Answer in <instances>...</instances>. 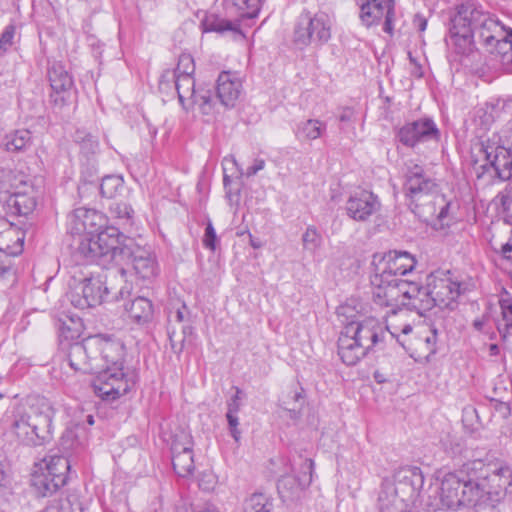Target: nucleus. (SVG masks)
<instances>
[{"instance_id": "obj_1", "label": "nucleus", "mask_w": 512, "mask_h": 512, "mask_svg": "<svg viewBox=\"0 0 512 512\" xmlns=\"http://www.w3.org/2000/svg\"><path fill=\"white\" fill-rule=\"evenodd\" d=\"M68 362L76 372L96 374L93 388L103 400H115L132 386L123 372L124 346L103 335L69 344Z\"/></svg>"}, {"instance_id": "obj_2", "label": "nucleus", "mask_w": 512, "mask_h": 512, "mask_svg": "<svg viewBox=\"0 0 512 512\" xmlns=\"http://www.w3.org/2000/svg\"><path fill=\"white\" fill-rule=\"evenodd\" d=\"M373 274L370 277L373 301L379 306L405 307L413 310L416 297V282L408 279H396L397 275L412 272L416 265L415 257L406 251L390 250L386 253H374L372 257Z\"/></svg>"}, {"instance_id": "obj_3", "label": "nucleus", "mask_w": 512, "mask_h": 512, "mask_svg": "<svg viewBox=\"0 0 512 512\" xmlns=\"http://www.w3.org/2000/svg\"><path fill=\"white\" fill-rule=\"evenodd\" d=\"M83 250L93 256L104 257L99 265L106 266L114 263L111 274L125 276V266L132 265L135 273L143 279L154 277L158 265L150 248L140 246L136 241L122 234L118 228H112L101 233L98 240L85 243Z\"/></svg>"}, {"instance_id": "obj_4", "label": "nucleus", "mask_w": 512, "mask_h": 512, "mask_svg": "<svg viewBox=\"0 0 512 512\" xmlns=\"http://www.w3.org/2000/svg\"><path fill=\"white\" fill-rule=\"evenodd\" d=\"M467 466L468 463L458 472H437L436 492L441 505L447 509L475 508L479 512L481 489L474 485V475Z\"/></svg>"}, {"instance_id": "obj_5", "label": "nucleus", "mask_w": 512, "mask_h": 512, "mask_svg": "<svg viewBox=\"0 0 512 512\" xmlns=\"http://www.w3.org/2000/svg\"><path fill=\"white\" fill-rule=\"evenodd\" d=\"M466 291L465 283L449 270H436L426 276L425 286L418 287V315L434 307L454 310L459 296Z\"/></svg>"}, {"instance_id": "obj_6", "label": "nucleus", "mask_w": 512, "mask_h": 512, "mask_svg": "<svg viewBox=\"0 0 512 512\" xmlns=\"http://www.w3.org/2000/svg\"><path fill=\"white\" fill-rule=\"evenodd\" d=\"M468 471L474 475V485L480 487L479 510L495 508L512 486V470L499 463H484L474 460L468 463Z\"/></svg>"}, {"instance_id": "obj_7", "label": "nucleus", "mask_w": 512, "mask_h": 512, "mask_svg": "<svg viewBox=\"0 0 512 512\" xmlns=\"http://www.w3.org/2000/svg\"><path fill=\"white\" fill-rule=\"evenodd\" d=\"M486 15L472 1L457 7L451 19L447 45L459 55H469L475 48L474 35L485 26Z\"/></svg>"}, {"instance_id": "obj_8", "label": "nucleus", "mask_w": 512, "mask_h": 512, "mask_svg": "<svg viewBox=\"0 0 512 512\" xmlns=\"http://www.w3.org/2000/svg\"><path fill=\"white\" fill-rule=\"evenodd\" d=\"M451 205L452 201L441 192L434 179L418 173V217L435 231H444L453 223Z\"/></svg>"}, {"instance_id": "obj_9", "label": "nucleus", "mask_w": 512, "mask_h": 512, "mask_svg": "<svg viewBox=\"0 0 512 512\" xmlns=\"http://www.w3.org/2000/svg\"><path fill=\"white\" fill-rule=\"evenodd\" d=\"M106 224L107 218L103 213L85 207L76 208L67 218L68 231L80 237L78 251L88 260L95 261L98 264H100L104 257L86 253L83 250V246L85 243L97 241L101 233L113 228L106 227Z\"/></svg>"}, {"instance_id": "obj_10", "label": "nucleus", "mask_w": 512, "mask_h": 512, "mask_svg": "<svg viewBox=\"0 0 512 512\" xmlns=\"http://www.w3.org/2000/svg\"><path fill=\"white\" fill-rule=\"evenodd\" d=\"M332 26L333 20L326 12L318 11L312 14L304 10L296 20L293 42L300 49L311 44L322 46L330 40Z\"/></svg>"}, {"instance_id": "obj_11", "label": "nucleus", "mask_w": 512, "mask_h": 512, "mask_svg": "<svg viewBox=\"0 0 512 512\" xmlns=\"http://www.w3.org/2000/svg\"><path fill=\"white\" fill-rule=\"evenodd\" d=\"M481 151L486 160L484 169H493L495 176L501 181L511 179L512 145L508 146V142L502 140L500 135L494 134L481 142Z\"/></svg>"}, {"instance_id": "obj_12", "label": "nucleus", "mask_w": 512, "mask_h": 512, "mask_svg": "<svg viewBox=\"0 0 512 512\" xmlns=\"http://www.w3.org/2000/svg\"><path fill=\"white\" fill-rule=\"evenodd\" d=\"M111 289L101 276L87 277L71 291L70 301L79 309L95 307L108 299Z\"/></svg>"}, {"instance_id": "obj_13", "label": "nucleus", "mask_w": 512, "mask_h": 512, "mask_svg": "<svg viewBox=\"0 0 512 512\" xmlns=\"http://www.w3.org/2000/svg\"><path fill=\"white\" fill-rule=\"evenodd\" d=\"M33 423L34 429L38 430L48 442L52 438V421L55 409L52 403L43 396H29L25 405L18 407Z\"/></svg>"}, {"instance_id": "obj_14", "label": "nucleus", "mask_w": 512, "mask_h": 512, "mask_svg": "<svg viewBox=\"0 0 512 512\" xmlns=\"http://www.w3.org/2000/svg\"><path fill=\"white\" fill-rule=\"evenodd\" d=\"M497 24L486 17L485 26L479 33V39L483 42L491 54L500 56L503 64L512 63V31H492Z\"/></svg>"}, {"instance_id": "obj_15", "label": "nucleus", "mask_w": 512, "mask_h": 512, "mask_svg": "<svg viewBox=\"0 0 512 512\" xmlns=\"http://www.w3.org/2000/svg\"><path fill=\"white\" fill-rule=\"evenodd\" d=\"M193 446L192 436L185 431L177 433L172 440V465L180 477L190 476L195 470Z\"/></svg>"}, {"instance_id": "obj_16", "label": "nucleus", "mask_w": 512, "mask_h": 512, "mask_svg": "<svg viewBox=\"0 0 512 512\" xmlns=\"http://www.w3.org/2000/svg\"><path fill=\"white\" fill-rule=\"evenodd\" d=\"M48 79L53 93L51 99L54 105L63 107L71 99L74 82L72 76L60 62H53L48 68Z\"/></svg>"}, {"instance_id": "obj_17", "label": "nucleus", "mask_w": 512, "mask_h": 512, "mask_svg": "<svg viewBox=\"0 0 512 512\" xmlns=\"http://www.w3.org/2000/svg\"><path fill=\"white\" fill-rule=\"evenodd\" d=\"M359 5L360 18L364 25L369 27L384 18V31L387 33L392 31L394 0H363Z\"/></svg>"}, {"instance_id": "obj_18", "label": "nucleus", "mask_w": 512, "mask_h": 512, "mask_svg": "<svg viewBox=\"0 0 512 512\" xmlns=\"http://www.w3.org/2000/svg\"><path fill=\"white\" fill-rule=\"evenodd\" d=\"M6 421H9L10 432L19 443L26 446H40L47 442L19 408L13 412L11 419L7 418Z\"/></svg>"}, {"instance_id": "obj_19", "label": "nucleus", "mask_w": 512, "mask_h": 512, "mask_svg": "<svg viewBox=\"0 0 512 512\" xmlns=\"http://www.w3.org/2000/svg\"><path fill=\"white\" fill-rule=\"evenodd\" d=\"M379 208L377 197L368 191H361L351 196L346 202L347 214L356 221H365Z\"/></svg>"}, {"instance_id": "obj_20", "label": "nucleus", "mask_w": 512, "mask_h": 512, "mask_svg": "<svg viewBox=\"0 0 512 512\" xmlns=\"http://www.w3.org/2000/svg\"><path fill=\"white\" fill-rule=\"evenodd\" d=\"M366 346L359 344L346 330H342L337 341V352L347 366L357 364L367 353Z\"/></svg>"}, {"instance_id": "obj_21", "label": "nucleus", "mask_w": 512, "mask_h": 512, "mask_svg": "<svg viewBox=\"0 0 512 512\" xmlns=\"http://www.w3.org/2000/svg\"><path fill=\"white\" fill-rule=\"evenodd\" d=\"M241 93V83L233 79L229 72H222L217 79L216 95L226 108L235 106Z\"/></svg>"}, {"instance_id": "obj_22", "label": "nucleus", "mask_w": 512, "mask_h": 512, "mask_svg": "<svg viewBox=\"0 0 512 512\" xmlns=\"http://www.w3.org/2000/svg\"><path fill=\"white\" fill-rule=\"evenodd\" d=\"M310 486V476L284 475L277 482V490L283 501H293Z\"/></svg>"}, {"instance_id": "obj_23", "label": "nucleus", "mask_w": 512, "mask_h": 512, "mask_svg": "<svg viewBox=\"0 0 512 512\" xmlns=\"http://www.w3.org/2000/svg\"><path fill=\"white\" fill-rule=\"evenodd\" d=\"M346 333H349L359 344L366 346V353L378 342V328L373 321L351 323L346 326Z\"/></svg>"}, {"instance_id": "obj_24", "label": "nucleus", "mask_w": 512, "mask_h": 512, "mask_svg": "<svg viewBox=\"0 0 512 512\" xmlns=\"http://www.w3.org/2000/svg\"><path fill=\"white\" fill-rule=\"evenodd\" d=\"M416 475V468H401L395 475L394 487L397 493L400 494L402 501H407L414 504L416 501L414 476Z\"/></svg>"}, {"instance_id": "obj_25", "label": "nucleus", "mask_w": 512, "mask_h": 512, "mask_svg": "<svg viewBox=\"0 0 512 512\" xmlns=\"http://www.w3.org/2000/svg\"><path fill=\"white\" fill-rule=\"evenodd\" d=\"M45 471L52 476L51 481L58 482V485H65L70 470V461L65 455H50L44 459Z\"/></svg>"}, {"instance_id": "obj_26", "label": "nucleus", "mask_w": 512, "mask_h": 512, "mask_svg": "<svg viewBox=\"0 0 512 512\" xmlns=\"http://www.w3.org/2000/svg\"><path fill=\"white\" fill-rule=\"evenodd\" d=\"M400 494L391 482H384L378 496L379 512H402Z\"/></svg>"}, {"instance_id": "obj_27", "label": "nucleus", "mask_w": 512, "mask_h": 512, "mask_svg": "<svg viewBox=\"0 0 512 512\" xmlns=\"http://www.w3.org/2000/svg\"><path fill=\"white\" fill-rule=\"evenodd\" d=\"M125 309L129 313L130 318L138 324L149 322L154 312L152 302L142 296L134 298L129 305L126 304Z\"/></svg>"}, {"instance_id": "obj_28", "label": "nucleus", "mask_w": 512, "mask_h": 512, "mask_svg": "<svg viewBox=\"0 0 512 512\" xmlns=\"http://www.w3.org/2000/svg\"><path fill=\"white\" fill-rule=\"evenodd\" d=\"M7 211L13 215L26 216L36 207V200L26 193H14L6 200Z\"/></svg>"}, {"instance_id": "obj_29", "label": "nucleus", "mask_w": 512, "mask_h": 512, "mask_svg": "<svg viewBox=\"0 0 512 512\" xmlns=\"http://www.w3.org/2000/svg\"><path fill=\"white\" fill-rule=\"evenodd\" d=\"M24 243V233L18 227L8 230L0 235V251L7 256H15L22 252Z\"/></svg>"}, {"instance_id": "obj_30", "label": "nucleus", "mask_w": 512, "mask_h": 512, "mask_svg": "<svg viewBox=\"0 0 512 512\" xmlns=\"http://www.w3.org/2000/svg\"><path fill=\"white\" fill-rule=\"evenodd\" d=\"M501 318L496 322V328L503 342L512 336V298L502 297L499 301Z\"/></svg>"}, {"instance_id": "obj_31", "label": "nucleus", "mask_w": 512, "mask_h": 512, "mask_svg": "<svg viewBox=\"0 0 512 512\" xmlns=\"http://www.w3.org/2000/svg\"><path fill=\"white\" fill-rule=\"evenodd\" d=\"M325 130V123L317 119H308L297 125L295 135L300 140H315L321 137Z\"/></svg>"}, {"instance_id": "obj_32", "label": "nucleus", "mask_w": 512, "mask_h": 512, "mask_svg": "<svg viewBox=\"0 0 512 512\" xmlns=\"http://www.w3.org/2000/svg\"><path fill=\"white\" fill-rule=\"evenodd\" d=\"M416 164L411 160L410 164H406L403 169V191L409 200L408 207L411 212L415 213L416 204H414V195L416 193Z\"/></svg>"}, {"instance_id": "obj_33", "label": "nucleus", "mask_w": 512, "mask_h": 512, "mask_svg": "<svg viewBox=\"0 0 512 512\" xmlns=\"http://www.w3.org/2000/svg\"><path fill=\"white\" fill-rule=\"evenodd\" d=\"M31 143V133L28 130H16L5 137V148L9 152L25 150Z\"/></svg>"}, {"instance_id": "obj_34", "label": "nucleus", "mask_w": 512, "mask_h": 512, "mask_svg": "<svg viewBox=\"0 0 512 512\" xmlns=\"http://www.w3.org/2000/svg\"><path fill=\"white\" fill-rule=\"evenodd\" d=\"M125 190L124 180L119 175H107L102 178L100 193L103 197L112 199L121 195Z\"/></svg>"}, {"instance_id": "obj_35", "label": "nucleus", "mask_w": 512, "mask_h": 512, "mask_svg": "<svg viewBox=\"0 0 512 512\" xmlns=\"http://www.w3.org/2000/svg\"><path fill=\"white\" fill-rule=\"evenodd\" d=\"M440 131L432 118L423 117L418 119V143L423 141H440Z\"/></svg>"}, {"instance_id": "obj_36", "label": "nucleus", "mask_w": 512, "mask_h": 512, "mask_svg": "<svg viewBox=\"0 0 512 512\" xmlns=\"http://www.w3.org/2000/svg\"><path fill=\"white\" fill-rule=\"evenodd\" d=\"M52 476L48 475V472L43 470L39 474H35L32 479V484L35 487L38 494L42 497H46L55 493L63 485H58V482L51 481Z\"/></svg>"}, {"instance_id": "obj_37", "label": "nucleus", "mask_w": 512, "mask_h": 512, "mask_svg": "<svg viewBox=\"0 0 512 512\" xmlns=\"http://www.w3.org/2000/svg\"><path fill=\"white\" fill-rule=\"evenodd\" d=\"M175 87L178 94L179 102L184 105V100L189 96L193 99V102H198L197 96L194 90V79L191 75H175Z\"/></svg>"}, {"instance_id": "obj_38", "label": "nucleus", "mask_w": 512, "mask_h": 512, "mask_svg": "<svg viewBox=\"0 0 512 512\" xmlns=\"http://www.w3.org/2000/svg\"><path fill=\"white\" fill-rule=\"evenodd\" d=\"M273 502L263 493H254L244 502L243 512H272Z\"/></svg>"}, {"instance_id": "obj_39", "label": "nucleus", "mask_w": 512, "mask_h": 512, "mask_svg": "<svg viewBox=\"0 0 512 512\" xmlns=\"http://www.w3.org/2000/svg\"><path fill=\"white\" fill-rule=\"evenodd\" d=\"M75 141L80 144L81 151L86 155H93L99 150L97 138L90 133L77 131Z\"/></svg>"}, {"instance_id": "obj_40", "label": "nucleus", "mask_w": 512, "mask_h": 512, "mask_svg": "<svg viewBox=\"0 0 512 512\" xmlns=\"http://www.w3.org/2000/svg\"><path fill=\"white\" fill-rule=\"evenodd\" d=\"M205 32H225L233 30L232 22L226 19L219 18L215 15H209L202 22Z\"/></svg>"}, {"instance_id": "obj_41", "label": "nucleus", "mask_w": 512, "mask_h": 512, "mask_svg": "<svg viewBox=\"0 0 512 512\" xmlns=\"http://www.w3.org/2000/svg\"><path fill=\"white\" fill-rule=\"evenodd\" d=\"M336 315L338 321L343 325V330H346V326L351 323H359V314L356 308L348 303L337 307Z\"/></svg>"}, {"instance_id": "obj_42", "label": "nucleus", "mask_w": 512, "mask_h": 512, "mask_svg": "<svg viewBox=\"0 0 512 512\" xmlns=\"http://www.w3.org/2000/svg\"><path fill=\"white\" fill-rule=\"evenodd\" d=\"M59 445L63 453L66 454L81 446L82 442L78 437L77 430L75 428H67L60 438Z\"/></svg>"}, {"instance_id": "obj_43", "label": "nucleus", "mask_w": 512, "mask_h": 512, "mask_svg": "<svg viewBox=\"0 0 512 512\" xmlns=\"http://www.w3.org/2000/svg\"><path fill=\"white\" fill-rule=\"evenodd\" d=\"M398 138L402 147L412 149L416 145V122L402 127L398 132Z\"/></svg>"}, {"instance_id": "obj_44", "label": "nucleus", "mask_w": 512, "mask_h": 512, "mask_svg": "<svg viewBox=\"0 0 512 512\" xmlns=\"http://www.w3.org/2000/svg\"><path fill=\"white\" fill-rule=\"evenodd\" d=\"M302 242L305 249L315 251L320 247L322 237L314 226H309L302 235Z\"/></svg>"}, {"instance_id": "obj_45", "label": "nucleus", "mask_w": 512, "mask_h": 512, "mask_svg": "<svg viewBox=\"0 0 512 512\" xmlns=\"http://www.w3.org/2000/svg\"><path fill=\"white\" fill-rule=\"evenodd\" d=\"M233 4L243 10L241 13L243 18H255L260 10V0H237Z\"/></svg>"}, {"instance_id": "obj_46", "label": "nucleus", "mask_w": 512, "mask_h": 512, "mask_svg": "<svg viewBox=\"0 0 512 512\" xmlns=\"http://www.w3.org/2000/svg\"><path fill=\"white\" fill-rule=\"evenodd\" d=\"M111 214L120 220H124L126 223H129L132 219L134 211L130 205L127 203H114L110 207Z\"/></svg>"}, {"instance_id": "obj_47", "label": "nucleus", "mask_w": 512, "mask_h": 512, "mask_svg": "<svg viewBox=\"0 0 512 512\" xmlns=\"http://www.w3.org/2000/svg\"><path fill=\"white\" fill-rule=\"evenodd\" d=\"M194 63L190 55L183 54L179 57L177 67L174 71L175 75H192L194 72Z\"/></svg>"}, {"instance_id": "obj_48", "label": "nucleus", "mask_w": 512, "mask_h": 512, "mask_svg": "<svg viewBox=\"0 0 512 512\" xmlns=\"http://www.w3.org/2000/svg\"><path fill=\"white\" fill-rule=\"evenodd\" d=\"M217 243H218V237H217L216 231L213 227L212 222L209 220L206 225V228H205V233H204V237H203V245L206 249L215 251Z\"/></svg>"}, {"instance_id": "obj_49", "label": "nucleus", "mask_w": 512, "mask_h": 512, "mask_svg": "<svg viewBox=\"0 0 512 512\" xmlns=\"http://www.w3.org/2000/svg\"><path fill=\"white\" fill-rule=\"evenodd\" d=\"M16 270L11 264V260L6 255L4 258H0V279L15 281Z\"/></svg>"}, {"instance_id": "obj_50", "label": "nucleus", "mask_w": 512, "mask_h": 512, "mask_svg": "<svg viewBox=\"0 0 512 512\" xmlns=\"http://www.w3.org/2000/svg\"><path fill=\"white\" fill-rule=\"evenodd\" d=\"M496 198L503 211H510L512 207V187L508 184L504 190L498 193Z\"/></svg>"}, {"instance_id": "obj_51", "label": "nucleus", "mask_w": 512, "mask_h": 512, "mask_svg": "<svg viewBox=\"0 0 512 512\" xmlns=\"http://www.w3.org/2000/svg\"><path fill=\"white\" fill-rule=\"evenodd\" d=\"M430 332V335L426 336L424 338L425 344L427 346V349L430 353H435V344L437 340V330L435 328H431L428 325H421V329L419 331L420 334H423L424 332Z\"/></svg>"}, {"instance_id": "obj_52", "label": "nucleus", "mask_w": 512, "mask_h": 512, "mask_svg": "<svg viewBox=\"0 0 512 512\" xmlns=\"http://www.w3.org/2000/svg\"><path fill=\"white\" fill-rule=\"evenodd\" d=\"M168 336L171 349L174 353L180 354L184 348L185 337L177 334L175 330L168 329Z\"/></svg>"}, {"instance_id": "obj_53", "label": "nucleus", "mask_w": 512, "mask_h": 512, "mask_svg": "<svg viewBox=\"0 0 512 512\" xmlns=\"http://www.w3.org/2000/svg\"><path fill=\"white\" fill-rule=\"evenodd\" d=\"M15 34V28L12 25H9L3 31L0 37V53L5 52L8 47L12 45V40Z\"/></svg>"}, {"instance_id": "obj_54", "label": "nucleus", "mask_w": 512, "mask_h": 512, "mask_svg": "<svg viewBox=\"0 0 512 512\" xmlns=\"http://www.w3.org/2000/svg\"><path fill=\"white\" fill-rule=\"evenodd\" d=\"M226 418L229 424L231 436L234 438L235 441H239L241 432L238 429L239 421L237 413H227Z\"/></svg>"}, {"instance_id": "obj_55", "label": "nucleus", "mask_w": 512, "mask_h": 512, "mask_svg": "<svg viewBox=\"0 0 512 512\" xmlns=\"http://www.w3.org/2000/svg\"><path fill=\"white\" fill-rule=\"evenodd\" d=\"M314 470V462L312 459L307 458L301 464L300 472L298 476H303L305 474L310 476V483L312 482V474Z\"/></svg>"}, {"instance_id": "obj_56", "label": "nucleus", "mask_w": 512, "mask_h": 512, "mask_svg": "<svg viewBox=\"0 0 512 512\" xmlns=\"http://www.w3.org/2000/svg\"><path fill=\"white\" fill-rule=\"evenodd\" d=\"M265 161L263 159H255L253 164L247 168L246 175L248 177L257 174L259 171L264 169Z\"/></svg>"}, {"instance_id": "obj_57", "label": "nucleus", "mask_w": 512, "mask_h": 512, "mask_svg": "<svg viewBox=\"0 0 512 512\" xmlns=\"http://www.w3.org/2000/svg\"><path fill=\"white\" fill-rule=\"evenodd\" d=\"M131 290H132V285L130 283L125 282V284L123 286H121L120 289L113 294V298H115L116 300H118V299L124 300L128 296H130Z\"/></svg>"}, {"instance_id": "obj_58", "label": "nucleus", "mask_w": 512, "mask_h": 512, "mask_svg": "<svg viewBox=\"0 0 512 512\" xmlns=\"http://www.w3.org/2000/svg\"><path fill=\"white\" fill-rule=\"evenodd\" d=\"M6 468V456L2 451H0V487L5 486Z\"/></svg>"}, {"instance_id": "obj_59", "label": "nucleus", "mask_w": 512, "mask_h": 512, "mask_svg": "<svg viewBox=\"0 0 512 512\" xmlns=\"http://www.w3.org/2000/svg\"><path fill=\"white\" fill-rule=\"evenodd\" d=\"M501 138L504 137L506 142L511 141L512 145V122L507 121L503 128L501 129Z\"/></svg>"}, {"instance_id": "obj_60", "label": "nucleus", "mask_w": 512, "mask_h": 512, "mask_svg": "<svg viewBox=\"0 0 512 512\" xmlns=\"http://www.w3.org/2000/svg\"><path fill=\"white\" fill-rule=\"evenodd\" d=\"M189 314L188 309L185 304L182 305L181 308H178L175 313V318L178 323H182L186 316Z\"/></svg>"}, {"instance_id": "obj_61", "label": "nucleus", "mask_w": 512, "mask_h": 512, "mask_svg": "<svg viewBox=\"0 0 512 512\" xmlns=\"http://www.w3.org/2000/svg\"><path fill=\"white\" fill-rule=\"evenodd\" d=\"M15 228V225L4 217H0V235L8 232V230Z\"/></svg>"}, {"instance_id": "obj_62", "label": "nucleus", "mask_w": 512, "mask_h": 512, "mask_svg": "<svg viewBox=\"0 0 512 512\" xmlns=\"http://www.w3.org/2000/svg\"><path fill=\"white\" fill-rule=\"evenodd\" d=\"M200 100L202 101L201 102L202 112L204 114H208L209 109H210V101H211L210 95H202V96H200Z\"/></svg>"}, {"instance_id": "obj_63", "label": "nucleus", "mask_w": 512, "mask_h": 512, "mask_svg": "<svg viewBox=\"0 0 512 512\" xmlns=\"http://www.w3.org/2000/svg\"><path fill=\"white\" fill-rule=\"evenodd\" d=\"M240 409V403L236 399H231L228 402V411L227 413H238Z\"/></svg>"}, {"instance_id": "obj_64", "label": "nucleus", "mask_w": 512, "mask_h": 512, "mask_svg": "<svg viewBox=\"0 0 512 512\" xmlns=\"http://www.w3.org/2000/svg\"><path fill=\"white\" fill-rule=\"evenodd\" d=\"M501 252L503 254V256L507 259H511L512 258V244L510 242H507L505 243L503 246H502V249H501Z\"/></svg>"}]
</instances>
